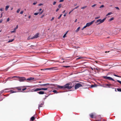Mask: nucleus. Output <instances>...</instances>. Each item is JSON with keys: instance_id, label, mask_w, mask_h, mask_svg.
I'll return each mask as SVG.
<instances>
[{"instance_id": "20e7f679", "label": "nucleus", "mask_w": 121, "mask_h": 121, "mask_svg": "<svg viewBox=\"0 0 121 121\" xmlns=\"http://www.w3.org/2000/svg\"><path fill=\"white\" fill-rule=\"evenodd\" d=\"M18 78L19 79L18 80L20 82H23L26 80V78L24 77H18Z\"/></svg>"}, {"instance_id": "8fccbe9b", "label": "nucleus", "mask_w": 121, "mask_h": 121, "mask_svg": "<svg viewBox=\"0 0 121 121\" xmlns=\"http://www.w3.org/2000/svg\"><path fill=\"white\" fill-rule=\"evenodd\" d=\"M26 89V88H23L22 89V91H24Z\"/></svg>"}, {"instance_id": "c85d7f7f", "label": "nucleus", "mask_w": 121, "mask_h": 121, "mask_svg": "<svg viewBox=\"0 0 121 121\" xmlns=\"http://www.w3.org/2000/svg\"><path fill=\"white\" fill-rule=\"evenodd\" d=\"M114 18H112L109 19V21H111L113 20Z\"/></svg>"}, {"instance_id": "13d9d810", "label": "nucleus", "mask_w": 121, "mask_h": 121, "mask_svg": "<svg viewBox=\"0 0 121 121\" xmlns=\"http://www.w3.org/2000/svg\"><path fill=\"white\" fill-rule=\"evenodd\" d=\"M59 10V8H57L56 9V12H57Z\"/></svg>"}, {"instance_id": "f3484780", "label": "nucleus", "mask_w": 121, "mask_h": 121, "mask_svg": "<svg viewBox=\"0 0 121 121\" xmlns=\"http://www.w3.org/2000/svg\"><path fill=\"white\" fill-rule=\"evenodd\" d=\"M9 7V5H7L5 7V9L6 11L8 10Z\"/></svg>"}, {"instance_id": "3c124183", "label": "nucleus", "mask_w": 121, "mask_h": 121, "mask_svg": "<svg viewBox=\"0 0 121 121\" xmlns=\"http://www.w3.org/2000/svg\"><path fill=\"white\" fill-rule=\"evenodd\" d=\"M4 10L2 8H1L0 9V11H3Z\"/></svg>"}, {"instance_id": "9d476101", "label": "nucleus", "mask_w": 121, "mask_h": 121, "mask_svg": "<svg viewBox=\"0 0 121 121\" xmlns=\"http://www.w3.org/2000/svg\"><path fill=\"white\" fill-rule=\"evenodd\" d=\"M14 88H6V89H5L1 91V93H3L4 92V91L5 90H10V89H13Z\"/></svg>"}, {"instance_id": "5fc2aeb1", "label": "nucleus", "mask_w": 121, "mask_h": 121, "mask_svg": "<svg viewBox=\"0 0 121 121\" xmlns=\"http://www.w3.org/2000/svg\"><path fill=\"white\" fill-rule=\"evenodd\" d=\"M23 13V11H21L20 12V13L21 14H22Z\"/></svg>"}, {"instance_id": "69168bd1", "label": "nucleus", "mask_w": 121, "mask_h": 121, "mask_svg": "<svg viewBox=\"0 0 121 121\" xmlns=\"http://www.w3.org/2000/svg\"><path fill=\"white\" fill-rule=\"evenodd\" d=\"M42 10V9H39V11H41V10Z\"/></svg>"}, {"instance_id": "7c9ffc66", "label": "nucleus", "mask_w": 121, "mask_h": 121, "mask_svg": "<svg viewBox=\"0 0 121 121\" xmlns=\"http://www.w3.org/2000/svg\"><path fill=\"white\" fill-rule=\"evenodd\" d=\"M87 27V26L86 25H86L85 26L82 28V30H83V29L86 28V27Z\"/></svg>"}, {"instance_id": "c03bdc74", "label": "nucleus", "mask_w": 121, "mask_h": 121, "mask_svg": "<svg viewBox=\"0 0 121 121\" xmlns=\"http://www.w3.org/2000/svg\"><path fill=\"white\" fill-rule=\"evenodd\" d=\"M43 10L39 14H42L43 12Z\"/></svg>"}, {"instance_id": "aec40b11", "label": "nucleus", "mask_w": 121, "mask_h": 121, "mask_svg": "<svg viewBox=\"0 0 121 121\" xmlns=\"http://www.w3.org/2000/svg\"><path fill=\"white\" fill-rule=\"evenodd\" d=\"M52 68H47V69H41V70H50Z\"/></svg>"}, {"instance_id": "72a5a7b5", "label": "nucleus", "mask_w": 121, "mask_h": 121, "mask_svg": "<svg viewBox=\"0 0 121 121\" xmlns=\"http://www.w3.org/2000/svg\"><path fill=\"white\" fill-rule=\"evenodd\" d=\"M96 5V4H94L93 5H92V6H91V7H95Z\"/></svg>"}, {"instance_id": "4be33fe9", "label": "nucleus", "mask_w": 121, "mask_h": 121, "mask_svg": "<svg viewBox=\"0 0 121 121\" xmlns=\"http://www.w3.org/2000/svg\"><path fill=\"white\" fill-rule=\"evenodd\" d=\"M34 119H35V117H32L31 118V120L32 121H34Z\"/></svg>"}, {"instance_id": "79ce46f5", "label": "nucleus", "mask_w": 121, "mask_h": 121, "mask_svg": "<svg viewBox=\"0 0 121 121\" xmlns=\"http://www.w3.org/2000/svg\"><path fill=\"white\" fill-rule=\"evenodd\" d=\"M100 17H95V19H98Z\"/></svg>"}, {"instance_id": "6ab92c4d", "label": "nucleus", "mask_w": 121, "mask_h": 121, "mask_svg": "<svg viewBox=\"0 0 121 121\" xmlns=\"http://www.w3.org/2000/svg\"><path fill=\"white\" fill-rule=\"evenodd\" d=\"M80 29V27H78L77 29H76V30L75 31L76 32H78L79 30Z\"/></svg>"}, {"instance_id": "4468645a", "label": "nucleus", "mask_w": 121, "mask_h": 121, "mask_svg": "<svg viewBox=\"0 0 121 121\" xmlns=\"http://www.w3.org/2000/svg\"><path fill=\"white\" fill-rule=\"evenodd\" d=\"M104 86H103V87H106V86H111V84H105L104 85Z\"/></svg>"}, {"instance_id": "393cba45", "label": "nucleus", "mask_w": 121, "mask_h": 121, "mask_svg": "<svg viewBox=\"0 0 121 121\" xmlns=\"http://www.w3.org/2000/svg\"><path fill=\"white\" fill-rule=\"evenodd\" d=\"M97 86V85H91V87L92 88V87H96V86Z\"/></svg>"}, {"instance_id": "c756f323", "label": "nucleus", "mask_w": 121, "mask_h": 121, "mask_svg": "<svg viewBox=\"0 0 121 121\" xmlns=\"http://www.w3.org/2000/svg\"><path fill=\"white\" fill-rule=\"evenodd\" d=\"M62 5L61 4H60L58 5V7L59 8H61V6Z\"/></svg>"}, {"instance_id": "c9c22d12", "label": "nucleus", "mask_w": 121, "mask_h": 121, "mask_svg": "<svg viewBox=\"0 0 121 121\" xmlns=\"http://www.w3.org/2000/svg\"><path fill=\"white\" fill-rule=\"evenodd\" d=\"M117 91H120L121 92V89H117Z\"/></svg>"}, {"instance_id": "864d4df0", "label": "nucleus", "mask_w": 121, "mask_h": 121, "mask_svg": "<svg viewBox=\"0 0 121 121\" xmlns=\"http://www.w3.org/2000/svg\"><path fill=\"white\" fill-rule=\"evenodd\" d=\"M82 58L81 57H79L78 58H77L76 59L78 60V59H80L81 58Z\"/></svg>"}, {"instance_id": "bf43d9fd", "label": "nucleus", "mask_w": 121, "mask_h": 121, "mask_svg": "<svg viewBox=\"0 0 121 121\" xmlns=\"http://www.w3.org/2000/svg\"><path fill=\"white\" fill-rule=\"evenodd\" d=\"M63 1H64V0H60V2H61Z\"/></svg>"}, {"instance_id": "f704fd0d", "label": "nucleus", "mask_w": 121, "mask_h": 121, "mask_svg": "<svg viewBox=\"0 0 121 121\" xmlns=\"http://www.w3.org/2000/svg\"><path fill=\"white\" fill-rule=\"evenodd\" d=\"M39 14V13H34V14L35 15H38Z\"/></svg>"}, {"instance_id": "cd10ccee", "label": "nucleus", "mask_w": 121, "mask_h": 121, "mask_svg": "<svg viewBox=\"0 0 121 121\" xmlns=\"http://www.w3.org/2000/svg\"><path fill=\"white\" fill-rule=\"evenodd\" d=\"M20 9H18L17 10V13H18L19 12V11H20Z\"/></svg>"}, {"instance_id": "473e14b6", "label": "nucleus", "mask_w": 121, "mask_h": 121, "mask_svg": "<svg viewBox=\"0 0 121 121\" xmlns=\"http://www.w3.org/2000/svg\"><path fill=\"white\" fill-rule=\"evenodd\" d=\"M53 92L56 93H57V91L56 90H53Z\"/></svg>"}, {"instance_id": "49530a36", "label": "nucleus", "mask_w": 121, "mask_h": 121, "mask_svg": "<svg viewBox=\"0 0 121 121\" xmlns=\"http://www.w3.org/2000/svg\"><path fill=\"white\" fill-rule=\"evenodd\" d=\"M37 3V2H35V3H33V4L34 5H35V4H36Z\"/></svg>"}, {"instance_id": "774afa93", "label": "nucleus", "mask_w": 121, "mask_h": 121, "mask_svg": "<svg viewBox=\"0 0 121 121\" xmlns=\"http://www.w3.org/2000/svg\"><path fill=\"white\" fill-rule=\"evenodd\" d=\"M77 21V19H75V22H76Z\"/></svg>"}, {"instance_id": "338daca9", "label": "nucleus", "mask_w": 121, "mask_h": 121, "mask_svg": "<svg viewBox=\"0 0 121 121\" xmlns=\"http://www.w3.org/2000/svg\"><path fill=\"white\" fill-rule=\"evenodd\" d=\"M66 16V13H65V14L64 15V17H65Z\"/></svg>"}, {"instance_id": "6e6552de", "label": "nucleus", "mask_w": 121, "mask_h": 121, "mask_svg": "<svg viewBox=\"0 0 121 121\" xmlns=\"http://www.w3.org/2000/svg\"><path fill=\"white\" fill-rule=\"evenodd\" d=\"M39 34L37 33L33 37L31 38V39H33L34 38H36L38 37Z\"/></svg>"}, {"instance_id": "58836bf2", "label": "nucleus", "mask_w": 121, "mask_h": 121, "mask_svg": "<svg viewBox=\"0 0 121 121\" xmlns=\"http://www.w3.org/2000/svg\"><path fill=\"white\" fill-rule=\"evenodd\" d=\"M62 14H61L60 15V16L58 17V19H60V17H61V16H62Z\"/></svg>"}, {"instance_id": "2f4dec72", "label": "nucleus", "mask_w": 121, "mask_h": 121, "mask_svg": "<svg viewBox=\"0 0 121 121\" xmlns=\"http://www.w3.org/2000/svg\"><path fill=\"white\" fill-rule=\"evenodd\" d=\"M70 66H63V67H65L66 68H68Z\"/></svg>"}, {"instance_id": "f8f14e48", "label": "nucleus", "mask_w": 121, "mask_h": 121, "mask_svg": "<svg viewBox=\"0 0 121 121\" xmlns=\"http://www.w3.org/2000/svg\"><path fill=\"white\" fill-rule=\"evenodd\" d=\"M41 90H42V88H38L34 90V91H41Z\"/></svg>"}, {"instance_id": "a18cd8bd", "label": "nucleus", "mask_w": 121, "mask_h": 121, "mask_svg": "<svg viewBox=\"0 0 121 121\" xmlns=\"http://www.w3.org/2000/svg\"><path fill=\"white\" fill-rule=\"evenodd\" d=\"M44 16H45L44 15H43L41 17H40L41 18H43Z\"/></svg>"}, {"instance_id": "052dcab7", "label": "nucleus", "mask_w": 121, "mask_h": 121, "mask_svg": "<svg viewBox=\"0 0 121 121\" xmlns=\"http://www.w3.org/2000/svg\"><path fill=\"white\" fill-rule=\"evenodd\" d=\"M18 77H19L17 76H14L13 77V78L16 77V78H18Z\"/></svg>"}, {"instance_id": "7ed1b4c3", "label": "nucleus", "mask_w": 121, "mask_h": 121, "mask_svg": "<svg viewBox=\"0 0 121 121\" xmlns=\"http://www.w3.org/2000/svg\"><path fill=\"white\" fill-rule=\"evenodd\" d=\"M103 78H104L105 79H108L110 80H112L113 81H115V80L113 78H112L109 77H107V76H103Z\"/></svg>"}, {"instance_id": "f257e3e1", "label": "nucleus", "mask_w": 121, "mask_h": 121, "mask_svg": "<svg viewBox=\"0 0 121 121\" xmlns=\"http://www.w3.org/2000/svg\"><path fill=\"white\" fill-rule=\"evenodd\" d=\"M58 88H61L64 89L65 88H67L68 89H71L72 87L71 86H69V84H67L64 86H57Z\"/></svg>"}, {"instance_id": "39448f33", "label": "nucleus", "mask_w": 121, "mask_h": 121, "mask_svg": "<svg viewBox=\"0 0 121 121\" xmlns=\"http://www.w3.org/2000/svg\"><path fill=\"white\" fill-rule=\"evenodd\" d=\"M82 86V85L81 84L79 83H77L75 85V89H76L79 87Z\"/></svg>"}, {"instance_id": "6e6d98bb", "label": "nucleus", "mask_w": 121, "mask_h": 121, "mask_svg": "<svg viewBox=\"0 0 121 121\" xmlns=\"http://www.w3.org/2000/svg\"><path fill=\"white\" fill-rule=\"evenodd\" d=\"M43 5V4H39V5H38L39 6H40L41 5Z\"/></svg>"}, {"instance_id": "412c9836", "label": "nucleus", "mask_w": 121, "mask_h": 121, "mask_svg": "<svg viewBox=\"0 0 121 121\" xmlns=\"http://www.w3.org/2000/svg\"><path fill=\"white\" fill-rule=\"evenodd\" d=\"M14 39H11V40H9L8 42V43H10V42H13V40H14Z\"/></svg>"}, {"instance_id": "a211bd4d", "label": "nucleus", "mask_w": 121, "mask_h": 121, "mask_svg": "<svg viewBox=\"0 0 121 121\" xmlns=\"http://www.w3.org/2000/svg\"><path fill=\"white\" fill-rule=\"evenodd\" d=\"M90 116L91 118H93L94 115L93 113H92L91 114H90Z\"/></svg>"}, {"instance_id": "bb28decb", "label": "nucleus", "mask_w": 121, "mask_h": 121, "mask_svg": "<svg viewBox=\"0 0 121 121\" xmlns=\"http://www.w3.org/2000/svg\"><path fill=\"white\" fill-rule=\"evenodd\" d=\"M86 7H87L86 6H84L82 7L81 8V9H85V8H86Z\"/></svg>"}, {"instance_id": "2eb2a0df", "label": "nucleus", "mask_w": 121, "mask_h": 121, "mask_svg": "<svg viewBox=\"0 0 121 121\" xmlns=\"http://www.w3.org/2000/svg\"><path fill=\"white\" fill-rule=\"evenodd\" d=\"M9 92H10L11 93H16L17 92V91H14L12 90H11L9 91Z\"/></svg>"}, {"instance_id": "423d86ee", "label": "nucleus", "mask_w": 121, "mask_h": 121, "mask_svg": "<svg viewBox=\"0 0 121 121\" xmlns=\"http://www.w3.org/2000/svg\"><path fill=\"white\" fill-rule=\"evenodd\" d=\"M34 79V78L31 77L26 79V80L27 82H29L31 80Z\"/></svg>"}, {"instance_id": "de8ad7c7", "label": "nucleus", "mask_w": 121, "mask_h": 121, "mask_svg": "<svg viewBox=\"0 0 121 121\" xmlns=\"http://www.w3.org/2000/svg\"><path fill=\"white\" fill-rule=\"evenodd\" d=\"M56 3V1H54L53 3V5H55Z\"/></svg>"}, {"instance_id": "ea45409f", "label": "nucleus", "mask_w": 121, "mask_h": 121, "mask_svg": "<svg viewBox=\"0 0 121 121\" xmlns=\"http://www.w3.org/2000/svg\"><path fill=\"white\" fill-rule=\"evenodd\" d=\"M117 81L118 82H119V83H120V84H121V81L118 80H117Z\"/></svg>"}, {"instance_id": "5701e85b", "label": "nucleus", "mask_w": 121, "mask_h": 121, "mask_svg": "<svg viewBox=\"0 0 121 121\" xmlns=\"http://www.w3.org/2000/svg\"><path fill=\"white\" fill-rule=\"evenodd\" d=\"M49 84H48V83L47 84H45L41 85H40L41 86H45L47 85H48Z\"/></svg>"}, {"instance_id": "1a4fd4ad", "label": "nucleus", "mask_w": 121, "mask_h": 121, "mask_svg": "<svg viewBox=\"0 0 121 121\" xmlns=\"http://www.w3.org/2000/svg\"><path fill=\"white\" fill-rule=\"evenodd\" d=\"M18 28V25H17L16 27L14 29V30L11 31V32L12 33L16 32V30Z\"/></svg>"}, {"instance_id": "f03ea898", "label": "nucleus", "mask_w": 121, "mask_h": 121, "mask_svg": "<svg viewBox=\"0 0 121 121\" xmlns=\"http://www.w3.org/2000/svg\"><path fill=\"white\" fill-rule=\"evenodd\" d=\"M106 18H104L102 20L101 19H99L97 20L95 22V23H98L97 24H99L103 22L105 20Z\"/></svg>"}, {"instance_id": "0e129e2a", "label": "nucleus", "mask_w": 121, "mask_h": 121, "mask_svg": "<svg viewBox=\"0 0 121 121\" xmlns=\"http://www.w3.org/2000/svg\"><path fill=\"white\" fill-rule=\"evenodd\" d=\"M2 22V20H0V23H1Z\"/></svg>"}, {"instance_id": "e2e57ef3", "label": "nucleus", "mask_w": 121, "mask_h": 121, "mask_svg": "<svg viewBox=\"0 0 121 121\" xmlns=\"http://www.w3.org/2000/svg\"><path fill=\"white\" fill-rule=\"evenodd\" d=\"M78 7V6L76 7L74 9H77Z\"/></svg>"}, {"instance_id": "a878e982", "label": "nucleus", "mask_w": 121, "mask_h": 121, "mask_svg": "<svg viewBox=\"0 0 121 121\" xmlns=\"http://www.w3.org/2000/svg\"><path fill=\"white\" fill-rule=\"evenodd\" d=\"M112 14V13L111 12H110L108 13L106 15V16H108V15H110L111 14Z\"/></svg>"}, {"instance_id": "0eeeda50", "label": "nucleus", "mask_w": 121, "mask_h": 121, "mask_svg": "<svg viewBox=\"0 0 121 121\" xmlns=\"http://www.w3.org/2000/svg\"><path fill=\"white\" fill-rule=\"evenodd\" d=\"M95 21V20H93L91 22L87 23L86 24L87 26V27H89L90 26L92 25L93 24V23Z\"/></svg>"}, {"instance_id": "a19ab883", "label": "nucleus", "mask_w": 121, "mask_h": 121, "mask_svg": "<svg viewBox=\"0 0 121 121\" xmlns=\"http://www.w3.org/2000/svg\"><path fill=\"white\" fill-rule=\"evenodd\" d=\"M104 7V5H102L99 8H101L103 7Z\"/></svg>"}, {"instance_id": "4d7b16f0", "label": "nucleus", "mask_w": 121, "mask_h": 121, "mask_svg": "<svg viewBox=\"0 0 121 121\" xmlns=\"http://www.w3.org/2000/svg\"><path fill=\"white\" fill-rule=\"evenodd\" d=\"M114 76H116V77H120L119 76H118L117 75H116V74H114Z\"/></svg>"}, {"instance_id": "09e8293b", "label": "nucleus", "mask_w": 121, "mask_h": 121, "mask_svg": "<svg viewBox=\"0 0 121 121\" xmlns=\"http://www.w3.org/2000/svg\"><path fill=\"white\" fill-rule=\"evenodd\" d=\"M54 17H52V19H51V21H53V20L54 19Z\"/></svg>"}, {"instance_id": "e433bc0d", "label": "nucleus", "mask_w": 121, "mask_h": 121, "mask_svg": "<svg viewBox=\"0 0 121 121\" xmlns=\"http://www.w3.org/2000/svg\"><path fill=\"white\" fill-rule=\"evenodd\" d=\"M15 88H17V90L19 91H20L21 89V88H18L17 87H16Z\"/></svg>"}, {"instance_id": "37998d69", "label": "nucleus", "mask_w": 121, "mask_h": 121, "mask_svg": "<svg viewBox=\"0 0 121 121\" xmlns=\"http://www.w3.org/2000/svg\"><path fill=\"white\" fill-rule=\"evenodd\" d=\"M74 9H73L69 13V14H70L71 12H72Z\"/></svg>"}, {"instance_id": "ddd939ff", "label": "nucleus", "mask_w": 121, "mask_h": 121, "mask_svg": "<svg viewBox=\"0 0 121 121\" xmlns=\"http://www.w3.org/2000/svg\"><path fill=\"white\" fill-rule=\"evenodd\" d=\"M38 93L39 94H44V92L43 91H40L38 92Z\"/></svg>"}, {"instance_id": "9b49d317", "label": "nucleus", "mask_w": 121, "mask_h": 121, "mask_svg": "<svg viewBox=\"0 0 121 121\" xmlns=\"http://www.w3.org/2000/svg\"><path fill=\"white\" fill-rule=\"evenodd\" d=\"M43 103H41L40 104H39L38 105V109H39L41 107H43Z\"/></svg>"}, {"instance_id": "b1692460", "label": "nucleus", "mask_w": 121, "mask_h": 121, "mask_svg": "<svg viewBox=\"0 0 121 121\" xmlns=\"http://www.w3.org/2000/svg\"><path fill=\"white\" fill-rule=\"evenodd\" d=\"M68 31H67L66 32V33L63 36V37L64 38H65L66 37V35L67 34V33H68Z\"/></svg>"}, {"instance_id": "603ef678", "label": "nucleus", "mask_w": 121, "mask_h": 121, "mask_svg": "<svg viewBox=\"0 0 121 121\" xmlns=\"http://www.w3.org/2000/svg\"><path fill=\"white\" fill-rule=\"evenodd\" d=\"M9 18H8L7 19V22H9Z\"/></svg>"}, {"instance_id": "680f3d73", "label": "nucleus", "mask_w": 121, "mask_h": 121, "mask_svg": "<svg viewBox=\"0 0 121 121\" xmlns=\"http://www.w3.org/2000/svg\"><path fill=\"white\" fill-rule=\"evenodd\" d=\"M1 15L0 18H1L2 16V13H1Z\"/></svg>"}, {"instance_id": "4c0bfd02", "label": "nucleus", "mask_w": 121, "mask_h": 121, "mask_svg": "<svg viewBox=\"0 0 121 121\" xmlns=\"http://www.w3.org/2000/svg\"><path fill=\"white\" fill-rule=\"evenodd\" d=\"M115 8H116V9L118 10H119V8L118 7H115Z\"/></svg>"}, {"instance_id": "dca6fc26", "label": "nucleus", "mask_w": 121, "mask_h": 121, "mask_svg": "<svg viewBox=\"0 0 121 121\" xmlns=\"http://www.w3.org/2000/svg\"><path fill=\"white\" fill-rule=\"evenodd\" d=\"M48 87H47L45 88H42V90H46L48 89Z\"/></svg>"}]
</instances>
